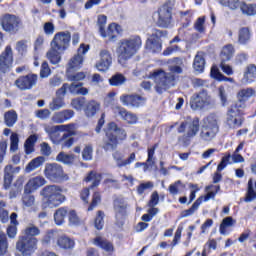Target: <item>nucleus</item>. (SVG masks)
I'll list each match as a JSON object with an SVG mask.
<instances>
[{
	"label": "nucleus",
	"mask_w": 256,
	"mask_h": 256,
	"mask_svg": "<svg viewBox=\"0 0 256 256\" xmlns=\"http://www.w3.org/2000/svg\"><path fill=\"white\" fill-rule=\"evenodd\" d=\"M45 183H47V180H45V178L43 176H36V177L31 178L26 183L24 188L29 189L30 191H37V189H39V187H43V185H45Z\"/></svg>",
	"instance_id": "473e14b6"
},
{
	"label": "nucleus",
	"mask_w": 256,
	"mask_h": 256,
	"mask_svg": "<svg viewBox=\"0 0 256 256\" xmlns=\"http://www.w3.org/2000/svg\"><path fill=\"white\" fill-rule=\"evenodd\" d=\"M201 203H203V196L198 197L189 209L182 211L181 217L185 218L193 215V213L199 209Z\"/></svg>",
	"instance_id": "09e8293b"
},
{
	"label": "nucleus",
	"mask_w": 256,
	"mask_h": 256,
	"mask_svg": "<svg viewBox=\"0 0 256 256\" xmlns=\"http://www.w3.org/2000/svg\"><path fill=\"white\" fill-rule=\"evenodd\" d=\"M235 223H237V220L233 219V217H231V216L224 218L219 227L220 235H227V228L233 227V225H235Z\"/></svg>",
	"instance_id": "49530a36"
},
{
	"label": "nucleus",
	"mask_w": 256,
	"mask_h": 256,
	"mask_svg": "<svg viewBox=\"0 0 256 256\" xmlns=\"http://www.w3.org/2000/svg\"><path fill=\"white\" fill-rule=\"evenodd\" d=\"M89 52V45L81 44L78 48V54L74 55L67 64V73H73V71H79L83 67V55Z\"/></svg>",
	"instance_id": "2eb2a0df"
},
{
	"label": "nucleus",
	"mask_w": 256,
	"mask_h": 256,
	"mask_svg": "<svg viewBox=\"0 0 256 256\" xmlns=\"http://www.w3.org/2000/svg\"><path fill=\"white\" fill-rule=\"evenodd\" d=\"M65 105V101L63 100V97H56L53 98L52 102H50L49 107L51 111H57L61 109Z\"/></svg>",
	"instance_id": "052dcab7"
},
{
	"label": "nucleus",
	"mask_w": 256,
	"mask_h": 256,
	"mask_svg": "<svg viewBox=\"0 0 256 256\" xmlns=\"http://www.w3.org/2000/svg\"><path fill=\"white\" fill-rule=\"evenodd\" d=\"M85 105H87L85 97H77L71 101V107L76 111H83L85 109Z\"/></svg>",
	"instance_id": "6e6d98bb"
},
{
	"label": "nucleus",
	"mask_w": 256,
	"mask_h": 256,
	"mask_svg": "<svg viewBox=\"0 0 256 256\" xmlns=\"http://www.w3.org/2000/svg\"><path fill=\"white\" fill-rule=\"evenodd\" d=\"M58 233H59V231H57L55 229L46 231V233L44 234V236L41 239V245L43 247H49V245H51V243H54L55 239H57Z\"/></svg>",
	"instance_id": "4c0bfd02"
},
{
	"label": "nucleus",
	"mask_w": 256,
	"mask_h": 256,
	"mask_svg": "<svg viewBox=\"0 0 256 256\" xmlns=\"http://www.w3.org/2000/svg\"><path fill=\"white\" fill-rule=\"evenodd\" d=\"M219 133V116L216 113H210L202 120L200 138L202 141H213Z\"/></svg>",
	"instance_id": "423d86ee"
},
{
	"label": "nucleus",
	"mask_w": 256,
	"mask_h": 256,
	"mask_svg": "<svg viewBox=\"0 0 256 256\" xmlns=\"http://www.w3.org/2000/svg\"><path fill=\"white\" fill-rule=\"evenodd\" d=\"M103 200V196L101 195V192L95 191L92 194L91 202L87 208V211H93V209L97 208L99 205H101V201Z\"/></svg>",
	"instance_id": "8fccbe9b"
},
{
	"label": "nucleus",
	"mask_w": 256,
	"mask_h": 256,
	"mask_svg": "<svg viewBox=\"0 0 256 256\" xmlns=\"http://www.w3.org/2000/svg\"><path fill=\"white\" fill-rule=\"evenodd\" d=\"M105 25H107V16L99 15L98 16V27L101 37L104 39L108 38V41H114L117 39V35L121 33V26L118 24L112 23L109 25L107 31H105Z\"/></svg>",
	"instance_id": "9b49d317"
},
{
	"label": "nucleus",
	"mask_w": 256,
	"mask_h": 256,
	"mask_svg": "<svg viewBox=\"0 0 256 256\" xmlns=\"http://www.w3.org/2000/svg\"><path fill=\"white\" fill-rule=\"evenodd\" d=\"M255 95H256L255 89L243 88L238 92L237 97H253Z\"/></svg>",
	"instance_id": "774afa93"
},
{
	"label": "nucleus",
	"mask_w": 256,
	"mask_h": 256,
	"mask_svg": "<svg viewBox=\"0 0 256 256\" xmlns=\"http://www.w3.org/2000/svg\"><path fill=\"white\" fill-rule=\"evenodd\" d=\"M248 97L238 98L230 105L226 113V123L230 127H243L245 123V107H247Z\"/></svg>",
	"instance_id": "20e7f679"
},
{
	"label": "nucleus",
	"mask_w": 256,
	"mask_h": 256,
	"mask_svg": "<svg viewBox=\"0 0 256 256\" xmlns=\"http://www.w3.org/2000/svg\"><path fill=\"white\" fill-rule=\"evenodd\" d=\"M9 249V242L7 241V235L5 233L0 234V256L7 253Z\"/></svg>",
	"instance_id": "bf43d9fd"
},
{
	"label": "nucleus",
	"mask_w": 256,
	"mask_h": 256,
	"mask_svg": "<svg viewBox=\"0 0 256 256\" xmlns=\"http://www.w3.org/2000/svg\"><path fill=\"white\" fill-rule=\"evenodd\" d=\"M51 75V68L49 67V63L44 61L40 68V77L41 79H47Z\"/></svg>",
	"instance_id": "338daca9"
},
{
	"label": "nucleus",
	"mask_w": 256,
	"mask_h": 256,
	"mask_svg": "<svg viewBox=\"0 0 256 256\" xmlns=\"http://www.w3.org/2000/svg\"><path fill=\"white\" fill-rule=\"evenodd\" d=\"M205 99H207V98L193 97L190 100L191 109H193L194 111H201V109L209 106V101H206Z\"/></svg>",
	"instance_id": "58836bf2"
},
{
	"label": "nucleus",
	"mask_w": 256,
	"mask_h": 256,
	"mask_svg": "<svg viewBox=\"0 0 256 256\" xmlns=\"http://www.w3.org/2000/svg\"><path fill=\"white\" fill-rule=\"evenodd\" d=\"M136 157L137 156H136L135 152H132L130 154V156L125 160H123V156H121V153L115 152L113 154V159L116 161V165L119 168L127 167V165H131V163H133V161H135Z\"/></svg>",
	"instance_id": "c756f323"
},
{
	"label": "nucleus",
	"mask_w": 256,
	"mask_h": 256,
	"mask_svg": "<svg viewBox=\"0 0 256 256\" xmlns=\"http://www.w3.org/2000/svg\"><path fill=\"white\" fill-rule=\"evenodd\" d=\"M99 109H101V104L95 100H90L84 106V114L88 118L95 117Z\"/></svg>",
	"instance_id": "c85d7f7f"
},
{
	"label": "nucleus",
	"mask_w": 256,
	"mask_h": 256,
	"mask_svg": "<svg viewBox=\"0 0 256 256\" xmlns=\"http://www.w3.org/2000/svg\"><path fill=\"white\" fill-rule=\"evenodd\" d=\"M37 139H39L37 134H32L26 139L24 147L27 155L35 151V143H37Z\"/></svg>",
	"instance_id": "de8ad7c7"
},
{
	"label": "nucleus",
	"mask_w": 256,
	"mask_h": 256,
	"mask_svg": "<svg viewBox=\"0 0 256 256\" xmlns=\"http://www.w3.org/2000/svg\"><path fill=\"white\" fill-rule=\"evenodd\" d=\"M75 117V111L71 109H65L53 114L51 121L53 123H65V121H69V119H73Z\"/></svg>",
	"instance_id": "393cba45"
},
{
	"label": "nucleus",
	"mask_w": 256,
	"mask_h": 256,
	"mask_svg": "<svg viewBox=\"0 0 256 256\" xmlns=\"http://www.w3.org/2000/svg\"><path fill=\"white\" fill-rule=\"evenodd\" d=\"M45 163V157L38 156L34 159H32L25 168V173H31V171H35V169H39L41 165Z\"/></svg>",
	"instance_id": "79ce46f5"
},
{
	"label": "nucleus",
	"mask_w": 256,
	"mask_h": 256,
	"mask_svg": "<svg viewBox=\"0 0 256 256\" xmlns=\"http://www.w3.org/2000/svg\"><path fill=\"white\" fill-rule=\"evenodd\" d=\"M105 226V212L103 210H98L96 213V217L94 219V227L97 231H101Z\"/></svg>",
	"instance_id": "864d4df0"
},
{
	"label": "nucleus",
	"mask_w": 256,
	"mask_h": 256,
	"mask_svg": "<svg viewBox=\"0 0 256 256\" xmlns=\"http://www.w3.org/2000/svg\"><path fill=\"white\" fill-rule=\"evenodd\" d=\"M111 65H113V56L111 55V52L107 49L100 50L99 59L95 64L97 71L107 73V71L111 69Z\"/></svg>",
	"instance_id": "a211bd4d"
},
{
	"label": "nucleus",
	"mask_w": 256,
	"mask_h": 256,
	"mask_svg": "<svg viewBox=\"0 0 256 256\" xmlns=\"http://www.w3.org/2000/svg\"><path fill=\"white\" fill-rule=\"evenodd\" d=\"M71 42V33L69 32H58L54 35L50 46L55 47L58 51H65L69 48V43Z\"/></svg>",
	"instance_id": "6ab92c4d"
},
{
	"label": "nucleus",
	"mask_w": 256,
	"mask_h": 256,
	"mask_svg": "<svg viewBox=\"0 0 256 256\" xmlns=\"http://www.w3.org/2000/svg\"><path fill=\"white\" fill-rule=\"evenodd\" d=\"M56 161L64 163V165H71L75 162V154H65V152H60L56 156Z\"/></svg>",
	"instance_id": "3c124183"
},
{
	"label": "nucleus",
	"mask_w": 256,
	"mask_h": 256,
	"mask_svg": "<svg viewBox=\"0 0 256 256\" xmlns=\"http://www.w3.org/2000/svg\"><path fill=\"white\" fill-rule=\"evenodd\" d=\"M69 206H62L54 212V221L56 225H63L65 223V219L69 215Z\"/></svg>",
	"instance_id": "2f4dec72"
},
{
	"label": "nucleus",
	"mask_w": 256,
	"mask_h": 256,
	"mask_svg": "<svg viewBox=\"0 0 256 256\" xmlns=\"http://www.w3.org/2000/svg\"><path fill=\"white\" fill-rule=\"evenodd\" d=\"M13 65V49L11 46H6L4 52L0 55V71L5 73L8 69H11Z\"/></svg>",
	"instance_id": "412c9836"
},
{
	"label": "nucleus",
	"mask_w": 256,
	"mask_h": 256,
	"mask_svg": "<svg viewBox=\"0 0 256 256\" xmlns=\"http://www.w3.org/2000/svg\"><path fill=\"white\" fill-rule=\"evenodd\" d=\"M92 243L110 255L115 253V245H113L111 241L107 240V238L97 236L93 239Z\"/></svg>",
	"instance_id": "b1692460"
},
{
	"label": "nucleus",
	"mask_w": 256,
	"mask_h": 256,
	"mask_svg": "<svg viewBox=\"0 0 256 256\" xmlns=\"http://www.w3.org/2000/svg\"><path fill=\"white\" fill-rule=\"evenodd\" d=\"M209 189H215V191H210L208 192L203 198L202 201L207 202L209 199H215V195L221 191V186L220 185H208L206 186V190Z\"/></svg>",
	"instance_id": "4d7b16f0"
},
{
	"label": "nucleus",
	"mask_w": 256,
	"mask_h": 256,
	"mask_svg": "<svg viewBox=\"0 0 256 256\" xmlns=\"http://www.w3.org/2000/svg\"><path fill=\"white\" fill-rule=\"evenodd\" d=\"M186 129V134L178 138V141L182 143H189L199 133V118H194L190 123L187 121L181 122L177 128V133H185Z\"/></svg>",
	"instance_id": "9d476101"
},
{
	"label": "nucleus",
	"mask_w": 256,
	"mask_h": 256,
	"mask_svg": "<svg viewBox=\"0 0 256 256\" xmlns=\"http://www.w3.org/2000/svg\"><path fill=\"white\" fill-rule=\"evenodd\" d=\"M175 0H168L164 5L158 9L157 23L160 27H169L173 20V7Z\"/></svg>",
	"instance_id": "ddd939ff"
},
{
	"label": "nucleus",
	"mask_w": 256,
	"mask_h": 256,
	"mask_svg": "<svg viewBox=\"0 0 256 256\" xmlns=\"http://www.w3.org/2000/svg\"><path fill=\"white\" fill-rule=\"evenodd\" d=\"M68 91L71 93V95H89V89L83 87V83H72L71 85L65 83L60 89H58L56 95L57 97H65Z\"/></svg>",
	"instance_id": "f3484780"
},
{
	"label": "nucleus",
	"mask_w": 256,
	"mask_h": 256,
	"mask_svg": "<svg viewBox=\"0 0 256 256\" xmlns=\"http://www.w3.org/2000/svg\"><path fill=\"white\" fill-rule=\"evenodd\" d=\"M145 101L144 97H121V102L126 107H142L145 105Z\"/></svg>",
	"instance_id": "72a5a7b5"
},
{
	"label": "nucleus",
	"mask_w": 256,
	"mask_h": 256,
	"mask_svg": "<svg viewBox=\"0 0 256 256\" xmlns=\"http://www.w3.org/2000/svg\"><path fill=\"white\" fill-rule=\"evenodd\" d=\"M233 55H235V47H233V44H228L222 47L220 52L221 61H231V59H233Z\"/></svg>",
	"instance_id": "e433bc0d"
},
{
	"label": "nucleus",
	"mask_w": 256,
	"mask_h": 256,
	"mask_svg": "<svg viewBox=\"0 0 256 256\" xmlns=\"http://www.w3.org/2000/svg\"><path fill=\"white\" fill-rule=\"evenodd\" d=\"M22 205H24V207H33V205H35V195H33V190L24 187Z\"/></svg>",
	"instance_id": "ea45409f"
},
{
	"label": "nucleus",
	"mask_w": 256,
	"mask_h": 256,
	"mask_svg": "<svg viewBox=\"0 0 256 256\" xmlns=\"http://www.w3.org/2000/svg\"><path fill=\"white\" fill-rule=\"evenodd\" d=\"M21 171V168L13 167V165L8 164L4 167V179H3V188L5 190L10 189L11 185L13 183V179H15L14 174L19 173Z\"/></svg>",
	"instance_id": "4be33fe9"
},
{
	"label": "nucleus",
	"mask_w": 256,
	"mask_h": 256,
	"mask_svg": "<svg viewBox=\"0 0 256 256\" xmlns=\"http://www.w3.org/2000/svg\"><path fill=\"white\" fill-rule=\"evenodd\" d=\"M39 240L36 237L19 236L16 249L23 256H31L37 251Z\"/></svg>",
	"instance_id": "f8f14e48"
},
{
	"label": "nucleus",
	"mask_w": 256,
	"mask_h": 256,
	"mask_svg": "<svg viewBox=\"0 0 256 256\" xmlns=\"http://www.w3.org/2000/svg\"><path fill=\"white\" fill-rule=\"evenodd\" d=\"M66 77L68 81H83L86 75L84 72H78L76 74H73V72H66Z\"/></svg>",
	"instance_id": "69168bd1"
},
{
	"label": "nucleus",
	"mask_w": 256,
	"mask_h": 256,
	"mask_svg": "<svg viewBox=\"0 0 256 256\" xmlns=\"http://www.w3.org/2000/svg\"><path fill=\"white\" fill-rule=\"evenodd\" d=\"M56 245L63 251H71V249L75 247V240L67 236V234H58L56 237Z\"/></svg>",
	"instance_id": "5701e85b"
},
{
	"label": "nucleus",
	"mask_w": 256,
	"mask_h": 256,
	"mask_svg": "<svg viewBox=\"0 0 256 256\" xmlns=\"http://www.w3.org/2000/svg\"><path fill=\"white\" fill-rule=\"evenodd\" d=\"M104 133L105 137L102 144L104 151H115L119 147V143L127 140V131L115 122H109Z\"/></svg>",
	"instance_id": "f03ea898"
},
{
	"label": "nucleus",
	"mask_w": 256,
	"mask_h": 256,
	"mask_svg": "<svg viewBox=\"0 0 256 256\" xmlns=\"http://www.w3.org/2000/svg\"><path fill=\"white\" fill-rule=\"evenodd\" d=\"M41 235V229L33 223L28 224L24 230L23 235L24 237H38Z\"/></svg>",
	"instance_id": "a18cd8bd"
},
{
	"label": "nucleus",
	"mask_w": 256,
	"mask_h": 256,
	"mask_svg": "<svg viewBox=\"0 0 256 256\" xmlns=\"http://www.w3.org/2000/svg\"><path fill=\"white\" fill-rule=\"evenodd\" d=\"M61 53H63V51L51 46L46 53V57L52 65H59V63H61Z\"/></svg>",
	"instance_id": "f704fd0d"
},
{
	"label": "nucleus",
	"mask_w": 256,
	"mask_h": 256,
	"mask_svg": "<svg viewBox=\"0 0 256 256\" xmlns=\"http://www.w3.org/2000/svg\"><path fill=\"white\" fill-rule=\"evenodd\" d=\"M256 79V66L254 64H250L246 67L244 71L243 78L241 79V83L243 85H249V83H253Z\"/></svg>",
	"instance_id": "bb28decb"
},
{
	"label": "nucleus",
	"mask_w": 256,
	"mask_h": 256,
	"mask_svg": "<svg viewBox=\"0 0 256 256\" xmlns=\"http://www.w3.org/2000/svg\"><path fill=\"white\" fill-rule=\"evenodd\" d=\"M193 68L197 73H203L205 69V58H203V54H197L194 58Z\"/></svg>",
	"instance_id": "603ef678"
},
{
	"label": "nucleus",
	"mask_w": 256,
	"mask_h": 256,
	"mask_svg": "<svg viewBox=\"0 0 256 256\" xmlns=\"http://www.w3.org/2000/svg\"><path fill=\"white\" fill-rule=\"evenodd\" d=\"M125 81L127 78L123 76V74H115L109 79V83L112 87H121V85H125Z\"/></svg>",
	"instance_id": "5fc2aeb1"
},
{
	"label": "nucleus",
	"mask_w": 256,
	"mask_h": 256,
	"mask_svg": "<svg viewBox=\"0 0 256 256\" xmlns=\"http://www.w3.org/2000/svg\"><path fill=\"white\" fill-rule=\"evenodd\" d=\"M194 29L198 33H205V16L199 17L194 23Z\"/></svg>",
	"instance_id": "e2e57ef3"
},
{
	"label": "nucleus",
	"mask_w": 256,
	"mask_h": 256,
	"mask_svg": "<svg viewBox=\"0 0 256 256\" xmlns=\"http://www.w3.org/2000/svg\"><path fill=\"white\" fill-rule=\"evenodd\" d=\"M118 115H120L121 119L126 121L128 125H135L137 124V121H139V118L136 114L127 111L125 108H121L118 112Z\"/></svg>",
	"instance_id": "c9c22d12"
},
{
	"label": "nucleus",
	"mask_w": 256,
	"mask_h": 256,
	"mask_svg": "<svg viewBox=\"0 0 256 256\" xmlns=\"http://www.w3.org/2000/svg\"><path fill=\"white\" fill-rule=\"evenodd\" d=\"M220 5H223V7H228V9H231L232 11H235L236 9H241L243 15H255L256 14V8L253 4H247L245 2H241L239 0H218Z\"/></svg>",
	"instance_id": "4468645a"
},
{
	"label": "nucleus",
	"mask_w": 256,
	"mask_h": 256,
	"mask_svg": "<svg viewBox=\"0 0 256 256\" xmlns=\"http://www.w3.org/2000/svg\"><path fill=\"white\" fill-rule=\"evenodd\" d=\"M127 203L125 199L118 198L114 200V210L116 211V215H120L121 217H125L127 215Z\"/></svg>",
	"instance_id": "a19ab883"
},
{
	"label": "nucleus",
	"mask_w": 256,
	"mask_h": 256,
	"mask_svg": "<svg viewBox=\"0 0 256 256\" xmlns=\"http://www.w3.org/2000/svg\"><path fill=\"white\" fill-rule=\"evenodd\" d=\"M26 178L25 176H19L16 181L13 183V187L9 192L10 198L14 199L18 195H20L21 191H23V185H25Z\"/></svg>",
	"instance_id": "7c9ffc66"
},
{
	"label": "nucleus",
	"mask_w": 256,
	"mask_h": 256,
	"mask_svg": "<svg viewBox=\"0 0 256 256\" xmlns=\"http://www.w3.org/2000/svg\"><path fill=\"white\" fill-rule=\"evenodd\" d=\"M68 221L71 225H79L81 223V219L77 215V211L73 209H69L68 212Z\"/></svg>",
	"instance_id": "680f3d73"
},
{
	"label": "nucleus",
	"mask_w": 256,
	"mask_h": 256,
	"mask_svg": "<svg viewBox=\"0 0 256 256\" xmlns=\"http://www.w3.org/2000/svg\"><path fill=\"white\" fill-rule=\"evenodd\" d=\"M142 45L143 41L139 36H134L130 39L121 40L116 50V53L118 55V63L123 65L125 61L131 59V57H133V55H135L137 51L141 49Z\"/></svg>",
	"instance_id": "39448f33"
},
{
	"label": "nucleus",
	"mask_w": 256,
	"mask_h": 256,
	"mask_svg": "<svg viewBox=\"0 0 256 256\" xmlns=\"http://www.w3.org/2000/svg\"><path fill=\"white\" fill-rule=\"evenodd\" d=\"M75 124H65L56 126H47L45 128L46 133L50 136V139L54 145H60L61 149H71L75 143L73 136L77 135Z\"/></svg>",
	"instance_id": "f257e3e1"
},
{
	"label": "nucleus",
	"mask_w": 256,
	"mask_h": 256,
	"mask_svg": "<svg viewBox=\"0 0 256 256\" xmlns=\"http://www.w3.org/2000/svg\"><path fill=\"white\" fill-rule=\"evenodd\" d=\"M1 27L6 33H11L15 35L21 27V18L13 14H5L0 19Z\"/></svg>",
	"instance_id": "dca6fc26"
},
{
	"label": "nucleus",
	"mask_w": 256,
	"mask_h": 256,
	"mask_svg": "<svg viewBox=\"0 0 256 256\" xmlns=\"http://www.w3.org/2000/svg\"><path fill=\"white\" fill-rule=\"evenodd\" d=\"M44 175L51 183H63L69 181V175L63 170V166L57 163H48L44 169Z\"/></svg>",
	"instance_id": "6e6552de"
},
{
	"label": "nucleus",
	"mask_w": 256,
	"mask_h": 256,
	"mask_svg": "<svg viewBox=\"0 0 256 256\" xmlns=\"http://www.w3.org/2000/svg\"><path fill=\"white\" fill-rule=\"evenodd\" d=\"M83 161H91L93 159V144H86L82 150Z\"/></svg>",
	"instance_id": "13d9d810"
},
{
	"label": "nucleus",
	"mask_w": 256,
	"mask_h": 256,
	"mask_svg": "<svg viewBox=\"0 0 256 256\" xmlns=\"http://www.w3.org/2000/svg\"><path fill=\"white\" fill-rule=\"evenodd\" d=\"M146 49L152 51V53H161L163 46L161 45V40L157 34H153L147 39Z\"/></svg>",
	"instance_id": "a878e982"
},
{
	"label": "nucleus",
	"mask_w": 256,
	"mask_h": 256,
	"mask_svg": "<svg viewBox=\"0 0 256 256\" xmlns=\"http://www.w3.org/2000/svg\"><path fill=\"white\" fill-rule=\"evenodd\" d=\"M37 74H28L26 76H21L15 81L16 87L21 89V91H27V89H33L37 85Z\"/></svg>",
	"instance_id": "aec40b11"
},
{
	"label": "nucleus",
	"mask_w": 256,
	"mask_h": 256,
	"mask_svg": "<svg viewBox=\"0 0 256 256\" xmlns=\"http://www.w3.org/2000/svg\"><path fill=\"white\" fill-rule=\"evenodd\" d=\"M18 115L17 111L9 110L4 113V123L6 127H13L17 123Z\"/></svg>",
	"instance_id": "c03bdc74"
},
{
	"label": "nucleus",
	"mask_w": 256,
	"mask_h": 256,
	"mask_svg": "<svg viewBox=\"0 0 256 256\" xmlns=\"http://www.w3.org/2000/svg\"><path fill=\"white\" fill-rule=\"evenodd\" d=\"M84 181L85 183H91L92 181V184L89 187H86L80 191V199L87 205L89 204V195H91V189H95L101 185V181H103V174L92 170L87 173Z\"/></svg>",
	"instance_id": "1a4fd4ad"
},
{
	"label": "nucleus",
	"mask_w": 256,
	"mask_h": 256,
	"mask_svg": "<svg viewBox=\"0 0 256 256\" xmlns=\"http://www.w3.org/2000/svg\"><path fill=\"white\" fill-rule=\"evenodd\" d=\"M42 197V209H56L67 201V196L63 194V187L59 185H46L40 191Z\"/></svg>",
	"instance_id": "7ed1b4c3"
},
{
	"label": "nucleus",
	"mask_w": 256,
	"mask_h": 256,
	"mask_svg": "<svg viewBox=\"0 0 256 256\" xmlns=\"http://www.w3.org/2000/svg\"><path fill=\"white\" fill-rule=\"evenodd\" d=\"M29 49V45L27 44V41L21 40L16 43V51L20 55H26L27 51Z\"/></svg>",
	"instance_id": "0e129e2a"
},
{
	"label": "nucleus",
	"mask_w": 256,
	"mask_h": 256,
	"mask_svg": "<svg viewBox=\"0 0 256 256\" xmlns=\"http://www.w3.org/2000/svg\"><path fill=\"white\" fill-rule=\"evenodd\" d=\"M149 79L156 83L155 89L159 94L175 86V75L172 73L167 74L163 70H155L149 75Z\"/></svg>",
	"instance_id": "0eeeda50"
},
{
	"label": "nucleus",
	"mask_w": 256,
	"mask_h": 256,
	"mask_svg": "<svg viewBox=\"0 0 256 256\" xmlns=\"http://www.w3.org/2000/svg\"><path fill=\"white\" fill-rule=\"evenodd\" d=\"M159 147V144H154L152 147L148 148V158L146 162H137L135 167H153L155 165V150Z\"/></svg>",
	"instance_id": "cd10ccee"
},
{
	"label": "nucleus",
	"mask_w": 256,
	"mask_h": 256,
	"mask_svg": "<svg viewBox=\"0 0 256 256\" xmlns=\"http://www.w3.org/2000/svg\"><path fill=\"white\" fill-rule=\"evenodd\" d=\"M248 41H251V31L247 27L240 28L238 31V43L247 45Z\"/></svg>",
	"instance_id": "37998d69"
}]
</instances>
